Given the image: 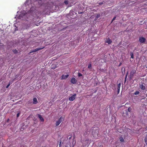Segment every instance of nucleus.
Here are the masks:
<instances>
[{
  "instance_id": "f257e3e1",
  "label": "nucleus",
  "mask_w": 147,
  "mask_h": 147,
  "mask_svg": "<svg viewBox=\"0 0 147 147\" xmlns=\"http://www.w3.org/2000/svg\"><path fill=\"white\" fill-rule=\"evenodd\" d=\"M63 118L61 117L58 120L56 121L55 123V125L56 126H57L63 121Z\"/></svg>"
},
{
  "instance_id": "f03ea898",
  "label": "nucleus",
  "mask_w": 147,
  "mask_h": 147,
  "mask_svg": "<svg viewBox=\"0 0 147 147\" xmlns=\"http://www.w3.org/2000/svg\"><path fill=\"white\" fill-rule=\"evenodd\" d=\"M139 42L141 43H144L146 41V38L143 37H140L139 38Z\"/></svg>"
},
{
  "instance_id": "7ed1b4c3",
  "label": "nucleus",
  "mask_w": 147,
  "mask_h": 147,
  "mask_svg": "<svg viewBox=\"0 0 147 147\" xmlns=\"http://www.w3.org/2000/svg\"><path fill=\"white\" fill-rule=\"evenodd\" d=\"M136 71L134 69L132 71L130 72V73L129 75V77L131 78L133 77L134 74L136 73Z\"/></svg>"
},
{
  "instance_id": "20e7f679",
  "label": "nucleus",
  "mask_w": 147,
  "mask_h": 147,
  "mask_svg": "<svg viewBox=\"0 0 147 147\" xmlns=\"http://www.w3.org/2000/svg\"><path fill=\"white\" fill-rule=\"evenodd\" d=\"M44 47H42V48H37L36 49H35L34 50H33L32 51L30 52V53H32L36 52L37 51L41 50L43 49Z\"/></svg>"
},
{
  "instance_id": "39448f33",
  "label": "nucleus",
  "mask_w": 147,
  "mask_h": 147,
  "mask_svg": "<svg viewBox=\"0 0 147 147\" xmlns=\"http://www.w3.org/2000/svg\"><path fill=\"white\" fill-rule=\"evenodd\" d=\"M76 94H74L71 96L70 97L69 99L70 101H73L76 98Z\"/></svg>"
},
{
  "instance_id": "423d86ee",
  "label": "nucleus",
  "mask_w": 147,
  "mask_h": 147,
  "mask_svg": "<svg viewBox=\"0 0 147 147\" xmlns=\"http://www.w3.org/2000/svg\"><path fill=\"white\" fill-rule=\"evenodd\" d=\"M77 82V80L74 78H73L71 79V82L73 84H76Z\"/></svg>"
},
{
  "instance_id": "0eeeda50",
  "label": "nucleus",
  "mask_w": 147,
  "mask_h": 147,
  "mask_svg": "<svg viewBox=\"0 0 147 147\" xmlns=\"http://www.w3.org/2000/svg\"><path fill=\"white\" fill-rule=\"evenodd\" d=\"M38 117L39 118L40 120L42 122H43L44 121V118L42 117V116L39 114H38L37 115Z\"/></svg>"
},
{
  "instance_id": "6e6552de",
  "label": "nucleus",
  "mask_w": 147,
  "mask_h": 147,
  "mask_svg": "<svg viewBox=\"0 0 147 147\" xmlns=\"http://www.w3.org/2000/svg\"><path fill=\"white\" fill-rule=\"evenodd\" d=\"M69 76V75L68 74L66 75H63L61 76V79L63 80L65 79L68 77Z\"/></svg>"
},
{
  "instance_id": "1a4fd4ad",
  "label": "nucleus",
  "mask_w": 147,
  "mask_h": 147,
  "mask_svg": "<svg viewBox=\"0 0 147 147\" xmlns=\"http://www.w3.org/2000/svg\"><path fill=\"white\" fill-rule=\"evenodd\" d=\"M106 42L108 43L109 44H110L112 42V41L110 38H108L107 39Z\"/></svg>"
},
{
  "instance_id": "9d476101",
  "label": "nucleus",
  "mask_w": 147,
  "mask_h": 147,
  "mask_svg": "<svg viewBox=\"0 0 147 147\" xmlns=\"http://www.w3.org/2000/svg\"><path fill=\"white\" fill-rule=\"evenodd\" d=\"M140 87L142 90H144L146 89V87L143 85L142 83L140 84Z\"/></svg>"
},
{
  "instance_id": "9b49d317",
  "label": "nucleus",
  "mask_w": 147,
  "mask_h": 147,
  "mask_svg": "<svg viewBox=\"0 0 147 147\" xmlns=\"http://www.w3.org/2000/svg\"><path fill=\"white\" fill-rule=\"evenodd\" d=\"M38 102L37 99L36 98L34 97L33 99V103L34 104H36Z\"/></svg>"
},
{
  "instance_id": "f8f14e48",
  "label": "nucleus",
  "mask_w": 147,
  "mask_h": 147,
  "mask_svg": "<svg viewBox=\"0 0 147 147\" xmlns=\"http://www.w3.org/2000/svg\"><path fill=\"white\" fill-rule=\"evenodd\" d=\"M144 140L146 144L147 145V136L145 137L144 139Z\"/></svg>"
},
{
  "instance_id": "ddd939ff",
  "label": "nucleus",
  "mask_w": 147,
  "mask_h": 147,
  "mask_svg": "<svg viewBox=\"0 0 147 147\" xmlns=\"http://www.w3.org/2000/svg\"><path fill=\"white\" fill-rule=\"evenodd\" d=\"M145 22V21H144V20H142L140 21V22H139V23L142 25V24H144Z\"/></svg>"
},
{
  "instance_id": "4468645a",
  "label": "nucleus",
  "mask_w": 147,
  "mask_h": 147,
  "mask_svg": "<svg viewBox=\"0 0 147 147\" xmlns=\"http://www.w3.org/2000/svg\"><path fill=\"white\" fill-rule=\"evenodd\" d=\"M88 68L89 69H91L92 68V65H91V63H90L88 65Z\"/></svg>"
},
{
  "instance_id": "2eb2a0df",
  "label": "nucleus",
  "mask_w": 147,
  "mask_h": 147,
  "mask_svg": "<svg viewBox=\"0 0 147 147\" xmlns=\"http://www.w3.org/2000/svg\"><path fill=\"white\" fill-rule=\"evenodd\" d=\"M13 52L14 54H16L18 53V51L16 49L13 50Z\"/></svg>"
},
{
  "instance_id": "dca6fc26",
  "label": "nucleus",
  "mask_w": 147,
  "mask_h": 147,
  "mask_svg": "<svg viewBox=\"0 0 147 147\" xmlns=\"http://www.w3.org/2000/svg\"><path fill=\"white\" fill-rule=\"evenodd\" d=\"M121 84L120 83H119L117 85V89H120L121 87Z\"/></svg>"
},
{
  "instance_id": "f3484780",
  "label": "nucleus",
  "mask_w": 147,
  "mask_h": 147,
  "mask_svg": "<svg viewBox=\"0 0 147 147\" xmlns=\"http://www.w3.org/2000/svg\"><path fill=\"white\" fill-rule=\"evenodd\" d=\"M52 69H55L57 67V66H56V65H55L54 66V65H52Z\"/></svg>"
},
{
  "instance_id": "a211bd4d",
  "label": "nucleus",
  "mask_w": 147,
  "mask_h": 147,
  "mask_svg": "<svg viewBox=\"0 0 147 147\" xmlns=\"http://www.w3.org/2000/svg\"><path fill=\"white\" fill-rule=\"evenodd\" d=\"M64 3L66 5H67L68 4V0H65L64 2Z\"/></svg>"
},
{
  "instance_id": "6ab92c4d",
  "label": "nucleus",
  "mask_w": 147,
  "mask_h": 147,
  "mask_svg": "<svg viewBox=\"0 0 147 147\" xmlns=\"http://www.w3.org/2000/svg\"><path fill=\"white\" fill-rule=\"evenodd\" d=\"M139 93V92L138 91H136L134 93V94L135 95H138V94Z\"/></svg>"
},
{
  "instance_id": "aec40b11",
  "label": "nucleus",
  "mask_w": 147,
  "mask_h": 147,
  "mask_svg": "<svg viewBox=\"0 0 147 147\" xmlns=\"http://www.w3.org/2000/svg\"><path fill=\"white\" fill-rule=\"evenodd\" d=\"M131 108L130 107H129L127 109V111H128L129 112H130L131 111Z\"/></svg>"
},
{
  "instance_id": "412c9836",
  "label": "nucleus",
  "mask_w": 147,
  "mask_h": 147,
  "mask_svg": "<svg viewBox=\"0 0 147 147\" xmlns=\"http://www.w3.org/2000/svg\"><path fill=\"white\" fill-rule=\"evenodd\" d=\"M120 140L121 142H123L124 141V140H123V138H122V137L120 138Z\"/></svg>"
},
{
  "instance_id": "4be33fe9",
  "label": "nucleus",
  "mask_w": 147,
  "mask_h": 147,
  "mask_svg": "<svg viewBox=\"0 0 147 147\" xmlns=\"http://www.w3.org/2000/svg\"><path fill=\"white\" fill-rule=\"evenodd\" d=\"M131 58H134L133 54V53H132L131 54Z\"/></svg>"
},
{
  "instance_id": "5701e85b",
  "label": "nucleus",
  "mask_w": 147,
  "mask_h": 147,
  "mask_svg": "<svg viewBox=\"0 0 147 147\" xmlns=\"http://www.w3.org/2000/svg\"><path fill=\"white\" fill-rule=\"evenodd\" d=\"M100 16V14H98L96 16V18H99Z\"/></svg>"
},
{
  "instance_id": "b1692460",
  "label": "nucleus",
  "mask_w": 147,
  "mask_h": 147,
  "mask_svg": "<svg viewBox=\"0 0 147 147\" xmlns=\"http://www.w3.org/2000/svg\"><path fill=\"white\" fill-rule=\"evenodd\" d=\"M61 141L60 140V141L59 142V147H61Z\"/></svg>"
},
{
  "instance_id": "393cba45",
  "label": "nucleus",
  "mask_w": 147,
  "mask_h": 147,
  "mask_svg": "<svg viewBox=\"0 0 147 147\" xmlns=\"http://www.w3.org/2000/svg\"><path fill=\"white\" fill-rule=\"evenodd\" d=\"M98 60V59H95L94 61L93 62L94 63H96V62Z\"/></svg>"
},
{
  "instance_id": "a878e982",
  "label": "nucleus",
  "mask_w": 147,
  "mask_h": 147,
  "mask_svg": "<svg viewBox=\"0 0 147 147\" xmlns=\"http://www.w3.org/2000/svg\"><path fill=\"white\" fill-rule=\"evenodd\" d=\"M78 75L79 77H80L82 76V74H81L79 73H78Z\"/></svg>"
},
{
  "instance_id": "bb28decb",
  "label": "nucleus",
  "mask_w": 147,
  "mask_h": 147,
  "mask_svg": "<svg viewBox=\"0 0 147 147\" xmlns=\"http://www.w3.org/2000/svg\"><path fill=\"white\" fill-rule=\"evenodd\" d=\"M20 112H19V113H18L17 115V117H18L19 115H20Z\"/></svg>"
},
{
  "instance_id": "cd10ccee",
  "label": "nucleus",
  "mask_w": 147,
  "mask_h": 147,
  "mask_svg": "<svg viewBox=\"0 0 147 147\" xmlns=\"http://www.w3.org/2000/svg\"><path fill=\"white\" fill-rule=\"evenodd\" d=\"M116 18V17H114L112 20V21L114 20Z\"/></svg>"
},
{
  "instance_id": "c85d7f7f",
  "label": "nucleus",
  "mask_w": 147,
  "mask_h": 147,
  "mask_svg": "<svg viewBox=\"0 0 147 147\" xmlns=\"http://www.w3.org/2000/svg\"><path fill=\"white\" fill-rule=\"evenodd\" d=\"M120 91L119 89H117V94H118L119 93Z\"/></svg>"
},
{
  "instance_id": "c756f323",
  "label": "nucleus",
  "mask_w": 147,
  "mask_h": 147,
  "mask_svg": "<svg viewBox=\"0 0 147 147\" xmlns=\"http://www.w3.org/2000/svg\"><path fill=\"white\" fill-rule=\"evenodd\" d=\"M10 83H9L7 86H6V88H7L9 86H10Z\"/></svg>"
},
{
  "instance_id": "7c9ffc66",
  "label": "nucleus",
  "mask_w": 147,
  "mask_h": 147,
  "mask_svg": "<svg viewBox=\"0 0 147 147\" xmlns=\"http://www.w3.org/2000/svg\"><path fill=\"white\" fill-rule=\"evenodd\" d=\"M125 114L127 115V114H128V113H127V110H126L125 111Z\"/></svg>"
},
{
  "instance_id": "2f4dec72",
  "label": "nucleus",
  "mask_w": 147,
  "mask_h": 147,
  "mask_svg": "<svg viewBox=\"0 0 147 147\" xmlns=\"http://www.w3.org/2000/svg\"><path fill=\"white\" fill-rule=\"evenodd\" d=\"M127 75H126V77H125V82L126 81V78H127Z\"/></svg>"
},
{
  "instance_id": "473e14b6",
  "label": "nucleus",
  "mask_w": 147,
  "mask_h": 147,
  "mask_svg": "<svg viewBox=\"0 0 147 147\" xmlns=\"http://www.w3.org/2000/svg\"><path fill=\"white\" fill-rule=\"evenodd\" d=\"M121 63H119V66H120L121 65Z\"/></svg>"
},
{
  "instance_id": "72a5a7b5",
  "label": "nucleus",
  "mask_w": 147,
  "mask_h": 147,
  "mask_svg": "<svg viewBox=\"0 0 147 147\" xmlns=\"http://www.w3.org/2000/svg\"><path fill=\"white\" fill-rule=\"evenodd\" d=\"M9 120V119H8L7 120V122H8Z\"/></svg>"
},
{
  "instance_id": "f704fd0d",
  "label": "nucleus",
  "mask_w": 147,
  "mask_h": 147,
  "mask_svg": "<svg viewBox=\"0 0 147 147\" xmlns=\"http://www.w3.org/2000/svg\"><path fill=\"white\" fill-rule=\"evenodd\" d=\"M145 28L146 29H147V26L145 27Z\"/></svg>"
},
{
  "instance_id": "c9c22d12",
  "label": "nucleus",
  "mask_w": 147,
  "mask_h": 147,
  "mask_svg": "<svg viewBox=\"0 0 147 147\" xmlns=\"http://www.w3.org/2000/svg\"><path fill=\"white\" fill-rule=\"evenodd\" d=\"M102 3H99V4H102Z\"/></svg>"
},
{
  "instance_id": "e433bc0d",
  "label": "nucleus",
  "mask_w": 147,
  "mask_h": 147,
  "mask_svg": "<svg viewBox=\"0 0 147 147\" xmlns=\"http://www.w3.org/2000/svg\"><path fill=\"white\" fill-rule=\"evenodd\" d=\"M100 147H102V146H100Z\"/></svg>"
},
{
  "instance_id": "4c0bfd02",
  "label": "nucleus",
  "mask_w": 147,
  "mask_h": 147,
  "mask_svg": "<svg viewBox=\"0 0 147 147\" xmlns=\"http://www.w3.org/2000/svg\"><path fill=\"white\" fill-rule=\"evenodd\" d=\"M80 13H82L81 12Z\"/></svg>"
},
{
  "instance_id": "58836bf2",
  "label": "nucleus",
  "mask_w": 147,
  "mask_h": 147,
  "mask_svg": "<svg viewBox=\"0 0 147 147\" xmlns=\"http://www.w3.org/2000/svg\"><path fill=\"white\" fill-rule=\"evenodd\" d=\"M66 147H68V146H66Z\"/></svg>"
},
{
  "instance_id": "ea45409f",
  "label": "nucleus",
  "mask_w": 147,
  "mask_h": 147,
  "mask_svg": "<svg viewBox=\"0 0 147 147\" xmlns=\"http://www.w3.org/2000/svg\"><path fill=\"white\" fill-rule=\"evenodd\" d=\"M146 68H147V66H146Z\"/></svg>"
}]
</instances>
